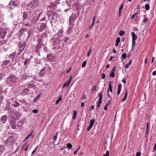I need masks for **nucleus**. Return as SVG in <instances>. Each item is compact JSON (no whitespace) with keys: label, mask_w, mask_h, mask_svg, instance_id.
I'll use <instances>...</instances> for the list:
<instances>
[{"label":"nucleus","mask_w":156,"mask_h":156,"mask_svg":"<svg viewBox=\"0 0 156 156\" xmlns=\"http://www.w3.org/2000/svg\"><path fill=\"white\" fill-rule=\"evenodd\" d=\"M16 77L12 74L10 75L7 77L5 82L8 86L12 87L13 86L16 82Z\"/></svg>","instance_id":"nucleus-1"},{"label":"nucleus","mask_w":156,"mask_h":156,"mask_svg":"<svg viewBox=\"0 0 156 156\" xmlns=\"http://www.w3.org/2000/svg\"><path fill=\"white\" fill-rule=\"evenodd\" d=\"M4 142L5 145L8 147L12 145L14 143L15 140L14 139V136H11L9 137Z\"/></svg>","instance_id":"nucleus-2"},{"label":"nucleus","mask_w":156,"mask_h":156,"mask_svg":"<svg viewBox=\"0 0 156 156\" xmlns=\"http://www.w3.org/2000/svg\"><path fill=\"white\" fill-rule=\"evenodd\" d=\"M38 5V0H32L28 4L29 7L31 9H34L36 8Z\"/></svg>","instance_id":"nucleus-3"},{"label":"nucleus","mask_w":156,"mask_h":156,"mask_svg":"<svg viewBox=\"0 0 156 156\" xmlns=\"http://www.w3.org/2000/svg\"><path fill=\"white\" fill-rule=\"evenodd\" d=\"M27 28L23 26V27L21 28L19 30L20 35V36L23 37L26 36V35L27 34Z\"/></svg>","instance_id":"nucleus-4"},{"label":"nucleus","mask_w":156,"mask_h":156,"mask_svg":"<svg viewBox=\"0 0 156 156\" xmlns=\"http://www.w3.org/2000/svg\"><path fill=\"white\" fill-rule=\"evenodd\" d=\"M17 5L16 2L14 1H10L9 5H8V7L11 10L14 9Z\"/></svg>","instance_id":"nucleus-5"},{"label":"nucleus","mask_w":156,"mask_h":156,"mask_svg":"<svg viewBox=\"0 0 156 156\" xmlns=\"http://www.w3.org/2000/svg\"><path fill=\"white\" fill-rule=\"evenodd\" d=\"M6 34V29L0 28V35L1 37V38L3 39L5 37Z\"/></svg>","instance_id":"nucleus-6"},{"label":"nucleus","mask_w":156,"mask_h":156,"mask_svg":"<svg viewBox=\"0 0 156 156\" xmlns=\"http://www.w3.org/2000/svg\"><path fill=\"white\" fill-rule=\"evenodd\" d=\"M26 43L24 42H20L18 44L19 49L23 50L25 47Z\"/></svg>","instance_id":"nucleus-7"},{"label":"nucleus","mask_w":156,"mask_h":156,"mask_svg":"<svg viewBox=\"0 0 156 156\" xmlns=\"http://www.w3.org/2000/svg\"><path fill=\"white\" fill-rule=\"evenodd\" d=\"M75 20V17L73 15H71L69 18V24L70 25L73 26L74 24L73 23Z\"/></svg>","instance_id":"nucleus-8"},{"label":"nucleus","mask_w":156,"mask_h":156,"mask_svg":"<svg viewBox=\"0 0 156 156\" xmlns=\"http://www.w3.org/2000/svg\"><path fill=\"white\" fill-rule=\"evenodd\" d=\"M95 122V120L94 119H91L90 122V124L89 126L87 128V131H89L91 129L93 126Z\"/></svg>","instance_id":"nucleus-9"},{"label":"nucleus","mask_w":156,"mask_h":156,"mask_svg":"<svg viewBox=\"0 0 156 156\" xmlns=\"http://www.w3.org/2000/svg\"><path fill=\"white\" fill-rule=\"evenodd\" d=\"M11 64L10 61L9 60L5 61L2 64V66L3 68L5 67L8 65H10Z\"/></svg>","instance_id":"nucleus-10"},{"label":"nucleus","mask_w":156,"mask_h":156,"mask_svg":"<svg viewBox=\"0 0 156 156\" xmlns=\"http://www.w3.org/2000/svg\"><path fill=\"white\" fill-rule=\"evenodd\" d=\"M44 45V44L43 43H38L35 46V52H38L41 47Z\"/></svg>","instance_id":"nucleus-11"},{"label":"nucleus","mask_w":156,"mask_h":156,"mask_svg":"<svg viewBox=\"0 0 156 156\" xmlns=\"http://www.w3.org/2000/svg\"><path fill=\"white\" fill-rule=\"evenodd\" d=\"M46 70L45 68L41 69L39 73V76L41 77H43L44 75L46 74Z\"/></svg>","instance_id":"nucleus-12"},{"label":"nucleus","mask_w":156,"mask_h":156,"mask_svg":"<svg viewBox=\"0 0 156 156\" xmlns=\"http://www.w3.org/2000/svg\"><path fill=\"white\" fill-rule=\"evenodd\" d=\"M3 92V88L1 85H0V103H1L4 99V96L1 94Z\"/></svg>","instance_id":"nucleus-13"},{"label":"nucleus","mask_w":156,"mask_h":156,"mask_svg":"<svg viewBox=\"0 0 156 156\" xmlns=\"http://www.w3.org/2000/svg\"><path fill=\"white\" fill-rule=\"evenodd\" d=\"M30 90L28 88H26L22 90L21 92V94L22 95H25L28 93V92Z\"/></svg>","instance_id":"nucleus-14"},{"label":"nucleus","mask_w":156,"mask_h":156,"mask_svg":"<svg viewBox=\"0 0 156 156\" xmlns=\"http://www.w3.org/2000/svg\"><path fill=\"white\" fill-rule=\"evenodd\" d=\"M29 146V144L27 142H26L22 147V150H24L25 151H27V150L28 147Z\"/></svg>","instance_id":"nucleus-15"},{"label":"nucleus","mask_w":156,"mask_h":156,"mask_svg":"<svg viewBox=\"0 0 156 156\" xmlns=\"http://www.w3.org/2000/svg\"><path fill=\"white\" fill-rule=\"evenodd\" d=\"M7 119L6 115H4L2 116L1 118L0 122L1 124H4L5 123Z\"/></svg>","instance_id":"nucleus-16"},{"label":"nucleus","mask_w":156,"mask_h":156,"mask_svg":"<svg viewBox=\"0 0 156 156\" xmlns=\"http://www.w3.org/2000/svg\"><path fill=\"white\" fill-rule=\"evenodd\" d=\"M47 58L49 60H54L55 58L54 56L52 54H48L47 56Z\"/></svg>","instance_id":"nucleus-17"},{"label":"nucleus","mask_w":156,"mask_h":156,"mask_svg":"<svg viewBox=\"0 0 156 156\" xmlns=\"http://www.w3.org/2000/svg\"><path fill=\"white\" fill-rule=\"evenodd\" d=\"M46 28V23H42L40 26L39 30L40 31H42L44 30Z\"/></svg>","instance_id":"nucleus-18"},{"label":"nucleus","mask_w":156,"mask_h":156,"mask_svg":"<svg viewBox=\"0 0 156 156\" xmlns=\"http://www.w3.org/2000/svg\"><path fill=\"white\" fill-rule=\"evenodd\" d=\"M25 122L24 119H21L18 123V126L20 127H22Z\"/></svg>","instance_id":"nucleus-19"},{"label":"nucleus","mask_w":156,"mask_h":156,"mask_svg":"<svg viewBox=\"0 0 156 156\" xmlns=\"http://www.w3.org/2000/svg\"><path fill=\"white\" fill-rule=\"evenodd\" d=\"M72 76H70V79L67 81V82L65 83H64L62 86V87L64 88L66 86L68 87L70 83V82L72 80Z\"/></svg>","instance_id":"nucleus-20"},{"label":"nucleus","mask_w":156,"mask_h":156,"mask_svg":"<svg viewBox=\"0 0 156 156\" xmlns=\"http://www.w3.org/2000/svg\"><path fill=\"white\" fill-rule=\"evenodd\" d=\"M22 115L19 112H16L15 113V116L16 118V119L17 120H18L21 117Z\"/></svg>","instance_id":"nucleus-21"},{"label":"nucleus","mask_w":156,"mask_h":156,"mask_svg":"<svg viewBox=\"0 0 156 156\" xmlns=\"http://www.w3.org/2000/svg\"><path fill=\"white\" fill-rule=\"evenodd\" d=\"M121 87L122 84H119L118 86V91L117 94V95L118 96L119 95L120 93V92L121 90Z\"/></svg>","instance_id":"nucleus-22"},{"label":"nucleus","mask_w":156,"mask_h":156,"mask_svg":"<svg viewBox=\"0 0 156 156\" xmlns=\"http://www.w3.org/2000/svg\"><path fill=\"white\" fill-rule=\"evenodd\" d=\"M34 131H32L25 138L24 142L26 141L30 137H31L33 138L34 137V136L32 135L33 133H34Z\"/></svg>","instance_id":"nucleus-23"},{"label":"nucleus","mask_w":156,"mask_h":156,"mask_svg":"<svg viewBox=\"0 0 156 156\" xmlns=\"http://www.w3.org/2000/svg\"><path fill=\"white\" fill-rule=\"evenodd\" d=\"M10 124L15 123L16 122L15 118L13 116H11L10 118Z\"/></svg>","instance_id":"nucleus-24"},{"label":"nucleus","mask_w":156,"mask_h":156,"mask_svg":"<svg viewBox=\"0 0 156 156\" xmlns=\"http://www.w3.org/2000/svg\"><path fill=\"white\" fill-rule=\"evenodd\" d=\"M131 35L132 37V40L135 41L137 38L136 35L135 34L134 32H132Z\"/></svg>","instance_id":"nucleus-25"},{"label":"nucleus","mask_w":156,"mask_h":156,"mask_svg":"<svg viewBox=\"0 0 156 156\" xmlns=\"http://www.w3.org/2000/svg\"><path fill=\"white\" fill-rule=\"evenodd\" d=\"M115 70V68H113L111 70V73L110 74L109 76L110 77H114L115 76V73L114 72Z\"/></svg>","instance_id":"nucleus-26"},{"label":"nucleus","mask_w":156,"mask_h":156,"mask_svg":"<svg viewBox=\"0 0 156 156\" xmlns=\"http://www.w3.org/2000/svg\"><path fill=\"white\" fill-rule=\"evenodd\" d=\"M12 105L14 108H16L20 105V104L16 101H14Z\"/></svg>","instance_id":"nucleus-27"},{"label":"nucleus","mask_w":156,"mask_h":156,"mask_svg":"<svg viewBox=\"0 0 156 156\" xmlns=\"http://www.w3.org/2000/svg\"><path fill=\"white\" fill-rule=\"evenodd\" d=\"M132 62V60L131 59L129 60V62L128 63L126 64L125 66H124V67L126 69L128 68L129 66L131 65Z\"/></svg>","instance_id":"nucleus-28"},{"label":"nucleus","mask_w":156,"mask_h":156,"mask_svg":"<svg viewBox=\"0 0 156 156\" xmlns=\"http://www.w3.org/2000/svg\"><path fill=\"white\" fill-rule=\"evenodd\" d=\"M16 53V52H13L11 54H10L9 55V58L12 60H13L15 58V56Z\"/></svg>","instance_id":"nucleus-29"},{"label":"nucleus","mask_w":156,"mask_h":156,"mask_svg":"<svg viewBox=\"0 0 156 156\" xmlns=\"http://www.w3.org/2000/svg\"><path fill=\"white\" fill-rule=\"evenodd\" d=\"M5 149V147L3 145L0 146V155L4 152Z\"/></svg>","instance_id":"nucleus-30"},{"label":"nucleus","mask_w":156,"mask_h":156,"mask_svg":"<svg viewBox=\"0 0 156 156\" xmlns=\"http://www.w3.org/2000/svg\"><path fill=\"white\" fill-rule=\"evenodd\" d=\"M41 95V94L40 93L37 95L34 99V102H36L37 100H38L40 98Z\"/></svg>","instance_id":"nucleus-31"},{"label":"nucleus","mask_w":156,"mask_h":156,"mask_svg":"<svg viewBox=\"0 0 156 156\" xmlns=\"http://www.w3.org/2000/svg\"><path fill=\"white\" fill-rule=\"evenodd\" d=\"M112 83L111 82H109V86L108 87V91L109 92V90L111 92H112Z\"/></svg>","instance_id":"nucleus-32"},{"label":"nucleus","mask_w":156,"mask_h":156,"mask_svg":"<svg viewBox=\"0 0 156 156\" xmlns=\"http://www.w3.org/2000/svg\"><path fill=\"white\" fill-rule=\"evenodd\" d=\"M98 97H99L98 100L102 101V93L100 92L98 93Z\"/></svg>","instance_id":"nucleus-33"},{"label":"nucleus","mask_w":156,"mask_h":156,"mask_svg":"<svg viewBox=\"0 0 156 156\" xmlns=\"http://www.w3.org/2000/svg\"><path fill=\"white\" fill-rule=\"evenodd\" d=\"M10 101L9 100H7L6 101V108H7V110H9V106L10 105V103L9 102Z\"/></svg>","instance_id":"nucleus-34"},{"label":"nucleus","mask_w":156,"mask_h":156,"mask_svg":"<svg viewBox=\"0 0 156 156\" xmlns=\"http://www.w3.org/2000/svg\"><path fill=\"white\" fill-rule=\"evenodd\" d=\"M28 16V14L27 12H24L23 15V20H24Z\"/></svg>","instance_id":"nucleus-35"},{"label":"nucleus","mask_w":156,"mask_h":156,"mask_svg":"<svg viewBox=\"0 0 156 156\" xmlns=\"http://www.w3.org/2000/svg\"><path fill=\"white\" fill-rule=\"evenodd\" d=\"M120 42V38L118 37L116 40V43L115 44V45L116 46H118L119 43Z\"/></svg>","instance_id":"nucleus-36"},{"label":"nucleus","mask_w":156,"mask_h":156,"mask_svg":"<svg viewBox=\"0 0 156 156\" xmlns=\"http://www.w3.org/2000/svg\"><path fill=\"white\" fill-rule=\"evenodd\" d=\"M29 76H28L27 75V73H25L23 75V78L24 80H26L27 78V77H29Z\"/></svg>","instance_id":"nucleus-37"},{"label":"nucleus","mask_w":156,"mask_h":156,"mask_svg":"<svg viewBox=\"0 0 156 156\" xmlns=\"http://www.w3.org/2000/svg\"><path fill=\"white\" fill-rule=\"evenodd\" d=\"M102 102V101H99L97 102L96 106L98 108H99L100 106V105Z\"/></svg>","instance_id":"nucleus-38"},{"label":"nucleus","mask_w":156,"mask_h":156,"mask_svg":"<svg viewBox=\"0 0 156 156\" xmlns=\"http://www.w3.org/2000/svg\"><path fill=\"white\" fill-rule=\"evenodd\" d=\"M52 13V11L51 10L49 11L47 13V15L49 18H50Z\"/></svg>","instance_id":"nucleus-39"},{"label":"nucleus","mask_w":156,"mask_h":156,"mask_svg":"<svg viewBox=\"0 0 156 156\" xmlns=\"http://www.w3.org/2000/svg\"><path fill=\"white\" fill-rule=\"evenodd\" d=\"M123 4L121 5L120 6L119 9V16L121 15V12L122 11V10L123 8Z\"/></svg>","instance_id":"nucleus-40"},{"label":"nucleus","mask_w":156,"mask_h":156,"mask_svg":"<svg viewBox=\"0 0 156 156\" xmlns=\"http://www.w3.org/2000/svg\"><path fill=\"white\" fill-rule=\"evenodd\" d=\"M77 114V112L76 111H74L73 112V119H76V117Z\"/></svg>","instance_id":"nucleus-41"},{"label":"nucleus","mask_w":156,"mask_h":156,"mask_svg":"<svg viewBox=\"0 0 156 156\" xmlns=\"http://www.w3.org/2000/svg\"><path fill=\"white\" fill-rule=\"evenodd\" d=\"M34 85L33 83H29L27 85V87L29 88H33V87H34Z\"/></svg>","instance_id":"nucleus-42"},{"label":"nucleus","mask_w":156,"mask_h":156,"mask_svg":"<svg viewBox=\"0 0 156 156\" xmlns=\"http://www.w3.org/2000/svg\"><path fill=\"white\" fill-rule=\"evenodd\" d=\"M136 44L135 41L132 40V50H133L134 47Z\"/></svg>","instance_id":"nucleus-43"},{"label":"nucleus","mask_w":156,"mask_h":156,"mask_svg":"<svg viewBox=\"0 0 156 156\" xmlns=\"http://www.w3.org/2000/svg\"><path fill=\"white\" fill-rule=\"evenodd\" d=\"M122 59H123V60H124L126 59V53H123L122 55Z\"/></svg>","instance_id":"nucleus-44"},{"label":"nucleus","mask_w":156,"mask_h":156,"mask_svg":"<svg viewBox=\"0 0 156 156\" xmlns=\"http://www.w3.org/2000/svg\"><path fill=\"white\" fill-rule=\"evenodd\" d=\"M145 8L146 10H149L150 9L149 5L148 4H146L145 5Z\"/></svg>","instance_id":"nucleus-45"},{"label":"nucleus","mask_w":156,"mask_h":156,"mask_svg":"<svg viewBox=\"0 0 156 156\" xmlns=\"http://www.w3.org/2000/svg\"><path fill=\"white\" fill-rule=\"evenodd\" d=\"M11 127L13 129H15L16 128V125L15 123L11 124Z\"/></svg>","instance_id":"nucleus-46"},{"label":"nucleus","mask_w":156,"mask_h":156,"mask_svg":"<svg viewBox=\"0 0 156 156\" xmlns=\"http://www.w3.org/2000/svg\"><path fill=\"white\" fill-rule=\"evenodd\" d=\"M125 33L123 31L121 30L119 33V34L120 36H122Z\"/></svg>","instance_id":"nucleus-47"},{"label":"nucleus","mask_w":156,"mask_h":156,"mask_svg":"<svg viewBox=\"0 0 156 156\" xmlns=\"http://www.w3.org/2000/svg\"><path fill=\"white\" fill-rule=\"evenodd\" d=\"M62 99V98L61 97H60L56 101V102H55V103L56 104H58V103H59V102L61 101Z\"/></svg>","instance_id":"nucleus-48"},{"label":"nucleus","mask_w":156,"mask_h":156,"mask_svg":"<svg viewBox=\"0 0 156 156\" xmlns=\"http://www.w3.org/2000/svg\"><path fill=\"white\" fill-rule=\"evenodd\" d=\"M67 146L68 148L69 149H71L72 146L71 144L69 143L67 144Z\"/></svg>","instance_id":"nucleus-49"},{"label":"nucleus","mask_w":156,"mask_h":156,"mask_svg":"<svg viewBox=\"0 0 156 156\" xmlns=\"http://www.w3.org/2000/svg\"><path fill=\"white\" fill-rule=\"evenodd\" d=\"M29 61V58L26 59L24 62V65L25 66L28 63Z\"/></svg>","instance_id":"nucleus-50"},{"label":"nucleus","mask_w":156,"mask_h":156,"mask_svg":"<svg viewBox=\"0 0 156 156\" xmlns=\"http://www.w3.org/2000/svg\"><path fill=\"white\" fill-rule=\"evenodd\" d=\"M97 87L96 86H94L91 89L92 91H95L96 90Z\"/></svg>","instance_id":"nucleus-51"},{"label":"nucleus","mask_w":156,"mask_h":156,"mask_svg":"<svg viewBox=\"0 0 156 156\" xmlns=\"http://www.w3.org/2000/svg\"><path fill=\"white\" fill-rule=\"evenodd\" d=\"M86 63L87 62L86 61H84L82 65V67H84L86 65Z\"/></svg>","instance_id":"nucleus-52"},{"label":"nucleus","mask_w":156,"mask_h":156,"mask_svg":"<svg viewBox=\"0 0 156 156\" xmlns=\"http://www.w3.org/2000/svg\"><path fill=\"white\" fill-rule=\"evenodd\" d=\"M6 42V41H5V40H3L1 41L0 43L2 45H4L5 44Z\"/></svg>","instance_id":"nucleus-53"},{"label":"nucleus","mask_w":156,"mask_h":156,"mask_svg":"<svg viewBox=\"0 0 156 156\" xmlns=\"http://www.w3.org/2000/svg\"><path fill=\"white\" fill-rule=\"evenodd\" d=\"M109 151H106V154H104L103 156H109Z\"/></svg>","instance_id":"nucleus-54"},{"label":"nucleus","mask_w":156,"mask_h":156,"mask_svg":"<svg viewBox=\"0 0 156 156\" xmlns=\"http://www.w3.org/2000/svg\"><path fill=\"white\" fill-rule=\"evenodd\" d=\"M27 34H28V38L29 37H30L32 35V32L30 31H29L28 32H27Z\"/></svg>","instance_id":"nucleus-55"},{"label":"nucleus","mask_w":156,"mask_h":156,"mask_svg":"<svg viewBox=\"0 0 156 156\" xmlns=\"http://www.w3.org/2000/svg\"><path fill=\"white\" fill-rule=\"evenodd\" d=\"M69 40V38L66 37L65 38V39L64 42L65 43H67Z\"/></svg>","instance_id":"nucleus-56"},{"label":"nucleus","mask_w":156,"mask_h":156,"mask_svg":"<svg viewBox=\"0 0 156 156\" xmlns=\"http://www.w3.org/2000/svg\"><path fill=\"white\" fill-rule=\"evenodd\" d=\"M23 51V50L21 49H19V50L18 51V52L17 53V55H19Z\"/></svg>","instance_id":"nucleus-57"},{"label":"nucleus","mask_w":156,"mask_h":156,"mask_svg":"<svg viewBox=\"0 0 156 156\" xmlns=\"http://www.w3.org/2000/svg\"><path fill=\"white\" fill-rule=\"evenodd\" d=\"M105 76H105V74L103 73L102 74L101 78L102 79H105Z\"/></svg>","instance_id":"nucleus-58"},{"label":"nucleus","mask_w":156,"mask_h":156,"mask_svg":"<svg viewBox=\"0 0 156 156\" xmlns=\"http://www.w3.org/2000/svg\"><path fill=\"white\" fill-rule=\"evenodd\" d=\"M91 53V51H90V50L89 51L87 52V55L88 57L89 56Z\"/></svg>","instance_id":"nucleus-59"},{"label":"nucleus","mask_w":156,"mask_h":156,"mask_svg":"<svg viewBox=\"0 0 156 156\" xmlns=\"http://www.w3.org/2000/svg\"><path fill=\"white\" fill-rule=\"evenodd\" d=\"M80 149V147H79L75 151H74L73 154H76L78 152V151Z\"/></svg>","instance_id":"nucleus-60"},{"label":"nucleus","mask_w":156,"mask_h":156,"mask_svg":"<svg viewBox=\"0 0 156 156\" xmlns=\"http://www.w3.org/2000/svg\"><path fill=\"white\" fill-rule=\"evenodd\" d=\"M140 155L141 153L139 152H137L136 154V156H140Z\"/></svg>","instance_id":"nucleus-61"},{"label":"nucleus","mask_w":156,"mask_h":156,"mask_svg":"<svg viewBox=\"0 0 156 156\" xmlns=\"http://www.w3.org/2000/svg\"><path fill=\"white\" fill-rule=\"evenodd\" d=\"M38 110L37 109H34L33 110V112L34 113H36L38 112Z\"/></svg>","instance_id":"nucleus-62"},{"label":"nucleus","mask_w":156,"mask_h":156,"mask_svg":"<svg viewBox=\"0 0 156 156\" xmlns=\"http://www.w3.org/2000/svg\"><path fill=\"white\" fill-rule=\"evenodd\" d=\"M37 42H38V43H41L42 42V40L41 39H38L37 40Z\"/></svg>","instance_id":"nucleus-63"},{"label":"nucleus","mask_w":156,"mask_h":156,"mask_svg":"<svg viewBox=\"0 0 156 156\" xmlns=\"http://www.w3.org/2000/svg\"><path fill=\"white\" fill-rule=\"evenodd\" d=\"M108 105V104H106L104 107V109L105 110H106L107 109V106Z\"/></svg>","instance_id":"nucleus-64"}]
</instances>
